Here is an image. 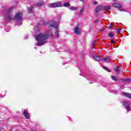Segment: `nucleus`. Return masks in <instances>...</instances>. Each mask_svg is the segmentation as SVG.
Listing matches in <instances>:
<instances>
[{
	"label": "nucleus",
	"mask_w": 131,
	"mask_h": 131,
	"mask_svg": "<svg viewBox=\"0 0 131 131\" xmlns=\"http://www.w3.org/2000/svg\"><path fill=\"white\" fill-rule=\"evenodd\" d=\"M53 33L51 31H48L46 34H39L37 36H36V39L37 40L38 42L37 43V47H41L43 46L45 43H47L48 38L49 36H52Z\"/></svg>",
	"instance_id": "1"
},
{
	"label": "nucleus",
	"mask_w": 131,
	"mask_h": 131,
	"mask_svg": "<svg viewBox=\"0 0 131 131\" xmlns=\"http://www.w3.org/2000/svg\"><path fill=\"white\" fill-rule=\"evenodd\" d=\"M13 10H14V7L10 8L6 10L5 18L7 21H11L14 19L11 13Z\"/></svg>",
	"instance_id": "2"
},
{
	"label": "nucleus",
	"mask_w": 131,
	"mask_h": 131,
	"mask_svg": "<svg viewBox=\"0 0 131 131\" xmlns=\"http://www.w3.org/2000/svg\"><path fill=\"white\" fill-rule=\"evenodd\" d=\"M23 15H22V13L17 12L15 15V19L16 21V23L18 26H21L22 25V21Z\"/></svg>",
	"instance_id": "3"
},
{
	"label": "nucleus",
	"mask_w": 131,
	"mask_h": 131,
	"mask_svg": "<svg viewBox=\"0 0 131 131\" xmlns=\"http://www.w3.org/2000/svg\"><path fill=\"white\" fill-rule=\"evenodd\" d=\"M51 27H52L53 28L56 29L55 31V36L56 37H59V30L58 29V23L56 21L53 22L52 24H50Z\"/></svg>",
	"instance_id": "4"
},
{
	"label": "nucleus",
	"mask_w": 131,
	"mask_h": 131,
	"mask_svg": "<svg viewBox=\"0 0 131 131\" xmlns=\"http://www.w3.org/2000/svg\"><path fill=\"white\" fill-rule=\"evenodd\" d=\"M62 4L61 2H57L56 3H51L48 5L49 8H60L62 7Z\"/></svg>",
	"instance_id": "5"
},
{
	"label": "nucleus",
	"mask_w": 131,
	"mask_h": 131,
	"mask_svg": "<svg viewBox=\"0 0 131 131\" xmlns=\"http://www.w3.org/2000/svg\"><path fill=\"white\" fill-rule=\"evenodd\" d=\"M123 105L125 106L126 110L127 111H131V102L124 101L123 102Z\"/></svg>",
	"instance_id": "6"
},
{
	"label": "nucleus",
	"mask_w": 131,
	"mask_h": 131,
	"mask_svg": "<svg viewBox=\"0 0 131 131\" xmlns=\"http://www.w3.org/2000/svg\"><path fill=\"white\" fill-rule=\"evenodd\" d=\"M113 7L115 8H118L120 11V12H122V9H121V5L118 3H114L113 4Z\"/></svg>",
	"instance_id": "7"
},
{
	"label": "nucleus",
	"mask_w": 131,
	"mask_h": 131,
	"mask_svg": "<svg viewBox=\"0 0 131 131\" xmlns=\"http://www.w3.org/2000/svg\"><path fill=\"white\" fill-rule=\"evenodd\" d=\"M74 33H75V34H77V35H79V34H80V31L79 30V28H74Z\"/></svg>",
	"instance_id": "8"
},
{
	"label": "nucleus",
	"mask_w": 131,
	"mask_h": 131,
	"mask_svg": "<svg viewBox=\"0 0 131 131\" xmlns=\"http://www.w3.org/2000/svg\"><path fill=\"white\" fill-rule=\"evenodd\" d=\"M24 115L27 118V119H29L30 118V115L28 114V112L26 110L24 111Z\"/></svg>",
	"instance_id": "9"
},
{
	"label": "nucleus",
	"mask_w": 131,
	"mask_h": 131,
	"mask_svg": "<svg viewBox=\"0 0 131 131\" xmlns=\"http://www.w3.org/2000/svg\"><path fill=\"white\" fill-rule=\"evenodd\" d=\"M123 96H124V97H126L127 98H128L129 99H131V94L130 93H123Z\"/></svg>",
	"instance_id": "10"
},
{
	"label": "nucleus",
	"mask_w": 131,
	"mask_h": 131,
	"mask_svg": "<svg viewBox=\"0 0 131 131\" xmlns=\"http://www.w3.org/2000/svg\"><path fill=\"white\" fill-rule=\"evenodd\" d=\"M101 10H102V6L98 5L95 9V12L96 13H98L99 11H101Z\"/></svg>",
	"instance_id": "11"
},
{
	"label": "nucleus",
	"mask_w": 131,
	"mask_h": 131,
	"mask_svg": "<svg viewBox=\"0 0 131 131\" xmlns=\"http://www.w3.org/2000/svg\"><path fill=\"white\" fill-rule=\"evenodd\" d=\"M37 6H38V7H41L43 6V2L41 0H40L37 2Z\"/></svg>",
	"instance_id": "12"
},
{
	"label": "nucleus",
	"mask_w": 131,
	"mask_h": 131,
	"mask_svg": "<svg viewBox=\"0 0 131 131\" xmlns=\"http://www.w3.org/2000/svg\"><path fill=\"white\" fill-rule=\"evenodd\" d=\"M101 60H103L104 62H108L110 61V58L109 57H105V58H102Z\"/></svg>",
	"instance_id": "13"
},
{
	"label": "nucleus",
	"mask_w": 131,
	"mask_h": 131,
	"mask_svg": "<svg viewBox=\"0 0 131 131\" xmlns=\"http://www.w3.org/2000/svg\"><path fill=\"white\" fill-rule=\"evenodd\" d=\"M93 58L97 61H100V60H102V58H100V56L99 55L94 56Z\"/></svg>",
	"instance_id": "14"
},
{
	"label": "nucleus",
	"mask_w": 131,
	"mask_h": 131,
	"mask_svg": "<svg viewBox=\"0 0 131 131\" xmlns=\"http://www.w3.org/2000/svg\"><path fill=\"white\" fill-rule=\"evenodd\" d=\"M115 72H117L118 74L120 73V68L118 67H116V69H114Z\"/></svg>",
	"instance_id": "15"
},
{
	"label": "nucleus",
	"mask_w": 131,
	"mask_h": 131,
	"mask_svg": "<svg viewBox=\"0 0 131 131\" xmlns=\"http://www.w3.org/2000/svg\"><path fill=\"white\" fill-rule=\"evenodd\" d=\"M69 9L71 10V11H76V10H77L78 8L75 7L74 6H71L69 8Z\"/></svg>",
	"instance_id": "16"
},
{
	"label": "nucleus",
	"mask_w": 131,
	"mask_h": 131,
	"mask_svg": "<svg viewBox=\"0 0 131 131\" xmlns=\"http://www.w3.org/2000/svg\"><path fill=\"white\" fill-rule=\"evenodd\" d=\"M122 81L123 82H129V81H130V79H128V78H125V79L122 80Z\"/></svg>",
	"instance_id": "17"
},
{
	"label": "nucleus",
	"mask_w": 131,
	"mask_h": 131,
	"mask_svg": "<svg viewBox=\"0 0 131 131\" xmlns=\"http://www.w3.org/2000/svg\"><path fill=\"white\" fill-rule=\"evenodd\" d=\"M111 78L112 79H113V80H114L115 81H117L118 80L117 77H115V76H112Z\"/></svg>",
	"instance_id": "18"
},
{
	"label": "nucleus",
	"mask_w": 131,
	"mask_h": 131,
	"mask_svg": "<svg viewBox=\"0 0 131 131\" xmlns=\"http://www.w3.org/2000/svg\"><path fill=\"white\" fill-rule=\"evenodd\" d=\"M63 6L66 7H70V4L69 3H64Z\"/></svg>",
	"instance_id": "19"
},
{
	"label": "nucleus",
	"mask_w": 131,
	"mask_h": 131,
	"mask_svg": "<svg viewBox=\"0 0 131 131\" xmlns=\"http://www.w3.org/2000/svg\"><path fill=\"white\" fill-rule=\"evenodd\" d=\"M32 11H33V7L31 6L29 8V13H32Z\"/></svg>",
	"instance_id": "20"
},
{
	"label": "nucleus",
	"mask_w": 131,
	"mask_h": 131,
	"mask_svg": "<svg viewBox=\"0 0 131 131\" xmlns=\"http://www.w3.org/2000/svg\"><path fill=\"white\" fill-rule=\"evenodd\" d=\"M84 11V9H83V8H82L80 11V12L79 13V16H80V15H81L83 13Z\"/></svg>",
	"instance_id": "21"
},
{
	"label": "nucleus",
	"mask_w": 131,
	"mask_h": 131,
	"mask_svg": "<svg viewBox=\"0 0 131 131\" xmlns=\"http://www.w3.org/2000/svg\"><path fill=\"white\" fill-rule=\"evenodd\" d=\"M103 69H104V70H105L106 71H107L108 72H111L110 70H109V69H108L107 68H106V67H103Z\"/></svg>",
	"instance_id": "22"
},
{
	"label": "nucleus",
	"mask_w": 131,
	"mask_h": 131,
	"mask_svg": "<svg viewBox=\"0 0 131 131\" xmlns=\"http://www.w3.org/2000/svg\"><path fill=\"white\" fill-rule=\"evenodd\" d=\"M104 10H110V6H105V7H104Z\"/></svg>",
	"instance_id": "23"
},
{
	"label": "nucleus",
	"mask_w": 131,
	"mask_h": 131,
	"mask_svg": "<svg viewBox=\"0 0 131 131\" xmlns=\"http://www.w3.org/2000/svg\"><path fill=\"white\" fill-rule=\"evenodd\" d=\"M108 37L112 38V37H113V33H110L108 34Z\"/></svg>",
	"instance_id": "24"
},
{
	"label": "nucleus",
	"mask_w": 131,
	"mask_h": 131,
	"mask_svg": "<svg viewBox=\"0 0 131 131\" xmlns=\"http://www.w3.org/2000/svg\"><path fill=\"white\" fill-rule=\"evenodd\" d=\"M113 25H110L109 26H108V28L109 29H113Z\"/></svg>",
	"instance_id": "25"
},
{
	"label": "nucleus",
	"mask_w": 131,
	"mask_h": 131,
	"mask_svg": "<svg viewBox=\"0 0 131 131\" xmlns=\"http://www.w3.org/2000/svg\"><path fill=\"white\" fill-rule=\"evenodd\" d=\"M117 33H118V32H120V29H117Z\"/></svg>",
	"instance_id": "26"
},
{
	"label": "nucleus",
	"mask_w": 131,
	"mask_h": 131,
	"mask_svg": "<svg viewBox=\"0 0 131 131\" xmlns=\"http://www.w3.org/2000/svg\"><path fill=\"white\" fill-rule=\"evenodd\" d=\"M111 42H112V43H115V41H114L113 39H112L111 40Z\"/></svg>",
	"instance_id": "27"
},
{
	"label": "nucleus",
	"mask_w": 131,
	"mask_h": 131,
	"mask_svg": "<svg viewBox=\"0 0 131 131\" xmlns=\"http://www.w3.org/2000/svg\"><path fill=\"white\" fill-rule=\"evenodd\" d=\"M99 21V19H96L94 20L95 23H98V21Z\"/></svg>",
	"instance_id": "28"
},
{
	"label": "nucleus",
	"mask_w": 131,
	"mask_h": 131,
	"mask_svg": "<svg viewBox=\"0 0 131 131\" xmlns=\"http://www.w3.org/2000/svg\"><path fill=\"white\" fill-rule=\"evenodd\" d=\"M93 4H94V5H98V2H94L93 3Z\"/></svg>",
	"instance_id": "29"
},
{
	"label": "nucleus",
	"mask_w": 131,
	"mask_h": 131,
	"mask_svg": "<svg viewBox=\"0 0 131 131\" xmlns=\"http://www.w3.org/2000/svg\"><path fill=\"white\" fill-rule=\"evenodd\" d=\"M96 43H97V42H96V41H94L93 42V45H96Z\"/></svg>",
	"instance_id": "30"
},
{
	"label": "nucleus",
	"mask_w": 131,
	"mask_h": 131,
	"mask_svg": "<svg viewBox=\"0 0 131 131\" xmlns=\"http://www.w3.org/2000/svg\"><path fill=\"white\" fill-rule=\"evenodd\" d=\"M94 45H92V49L94 48Z\"/></svg>",
	"instance_id": "31"
},
{
	"label": "nucleus",
	"mask_w": 131,
	"mask_h": 131,
	"mask_svg": "<svg viewBox=\"0 0 131 131\" xmlns=\"http://www.w3.org/2000/svg\"><path fill=\"white\" fill-rule=\"evenodd\" d=\"M80 1H81V2H83V1H84V0H80Z\"/></svg>",
	"instance_id": "32"
},
{
	"label": "nucleus",
	"mask_w": 131,
	"mask_h": 131,
	"mask_svg": "<svg viewBox=\"0 0 131 131\" xmlns=\"http://www.w3.org/2000/svg\"><path fill=\"white\" fill-rule=\"evenodd\" d=\"M91 83H93V82H91Z\"/></svg>",
	"instance_id": "33"
}]
</instances>
